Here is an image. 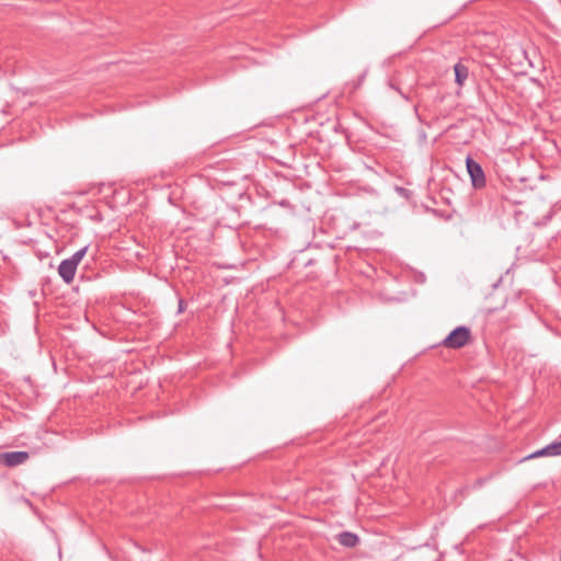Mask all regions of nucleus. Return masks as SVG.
<instances>
[{
  "mask_svg": "<svg viewBox=\"0 0 561 561\" xmlns=\"http://www.w3.org/2000/svg\"><path fill=\"white\" fill-rule=\"evenodd\" d=\"M469 337V329L466 327H458L445 337L444 345L449 348H460L467 344Z\"/></svg>",
  "mask_w": 561,
  "mask_h": 561,
  "instance_id": "1",
  "label": "nucleus"
},
{
  "mask_svg": "<svg viewBox=\"0 0 561 561\" xmlns=\"http://www.w3.org/2000/svg\"><path fill=\"white\" fill-rule=\"evenodd\" d=\"M466 165L473 187H483L485 185V175L481 165L470 157H467Z\"/></svg>",
  "mask_w": 561,
  "mask_h": 561,
  "instance_id": "2",
  "label": "nucleus"
},
{
  "mask_svg": "<svg viewBox=\"0 0 561 561\" xmlns=\"http://www.w3.org/2000/svg\"><path fill=\"white\" fill-rule=\"evenodd\" d=\"M30 458L27 451H8L0 454V463L7 467H16Z\"/></svg>",
  "mask_w": 561,
  "mask_h": 561,
  "instance_id": "3",
  "label": "nucleus"
},
{
  "mask_svg": "<svg viewBox=\"0 0 561 561\" xmlns=\"http://www.w3.org/2000/svg\"><path fill=\"white\" fill-rule=\"evenodd\" d=\"M76 271L77 266L68 259L61 261V263L58 266V274L67 284H70L73 280Z\"/></svg>",
  "mask_w": 561,
  "mask_h": 561,
  "instance_id": "4",
  "label": "nucleus"
},
{
  "mask_svg": "<svg viewBox=\"0 0 561 561\" xmlns=\"http://www.w3.org/2000/svg\"><path fill=\"white\" fill-rule=\"evenodd\" d=\"M337 541L343 547L353 548L358 543L359 539L357 535L351 531H343L337 536Z\"/></svg>",
  "mask_w": 561,
  "mask_h": 561,
  "instance_id": "5",
  "label": "nucleus"
},
{
  "mask_svg": "<svg viewBox=\"0 0 561 561\" xmlns=\"http://www.w3.org/2000/svg\"><path fill=\"white\" fill-rule=\"evenodd\" d=\"M455 80L458 85H462L468 78V68L460 62L454 66Z\"/></svg>",
  "mask_w": 561,
  "mask_h": 561,
  "instance_id": "6",
  "label": "nucleus"
},
{
  "mask_svg": "<svg viewBox=\"0 0 561 561\" xmlns=\"http://www.w3.org/2000/svg\"><path fill=\"white\" fill-rule=\"evenodd\" d=\"M545 450L549 453V456H561V440L550 443Z\"/></svg>",
  "mask_w": 561,
  "mask_h": 561,
  "instance_id": "7",
  "label": "nucleus"
},
{
  "mask_svg": "<svg viewBox=\"0 0 561 561\" xmlns=\"http://www.w3.org/2000/svg\"><path fill=\"white\" fill-rule=\"evenodd\" d=\"M87 251H88V247H83L82 249H80L77 252H75L71 255V257H69L68 260L70 262H72L78 267L79 263L82 261V259L87 254Z\"/></svg>",
  "mask_w": 561,
  "mask_h": 561,
  "instance_id": "8",
  "label": "nucleus"
},
{
  "mask_svg": "<svg viewBox=\"0 0 561 561\" xmlns=\"http://www.w3.org/2000/svg\"><path fill=\"white\" fill-rule=\"evenodd\" d=\"M542 456H549V453H546L545 447L533 453L527 458H537V457H542Z\"/></svg>",
  "mask_w": 561,
  "mask_h": 561,
  "instance_id": "9",
  "label": "nucleus"
},
{
  "mask_svg": "<svg viewBox=\"0 0 561 561\" xmlns=\"http://www.w3.org/2000/svg\"><path fill=\"white\" fill-rule=\"evenodd\" d=\"M182 305H183V302H182V300H180V302H179V310H180V311H182V310H183V306H182Z\"/></svg>",
  "mask_w": 561,
  "mask_h": 561,
  "instance_id": "10",
  "label": "nucleus"
}]
</instances>
